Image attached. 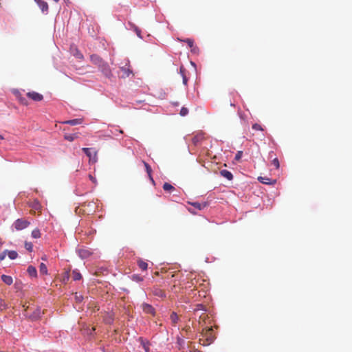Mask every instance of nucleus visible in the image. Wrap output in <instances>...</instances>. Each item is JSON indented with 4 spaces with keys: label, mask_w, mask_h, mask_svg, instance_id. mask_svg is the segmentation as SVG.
<instances>
[{
    "label": "nucleus",
    "mask_w": 352,
    "mask_h": 352,
    "mask_svg": "<svg viewBox=\"0 0 352 352\" xmlns=\"http://www.w3.org/2000/svg\"><path fill=\"white\" fill-rule=\"evenodd\" d=\"M83 153L89 158V162L95 163L98 160L97 152L94 148L84 147L82 148Z\"/></svg>",
    "instance_id": "f257e3e1"
},
{
    "label": "nucleus",
    "mask_w": 352,
    "mask_h": 352,
    "mask_svg": "<svg viewBox=\"0 0 352 352\" xmlns=\"http://www.w3.org/2000/svg\"><path fill=\"white\" fill-rule=\"evenodd\" d=\"M30 225V222L23 219H17L12 224L16 230H22Z\"/></svg>",
    "instance_id": "f03ea898"
},
{
    "label": "nucleus",
    "mask_w": 352,
    "mask_h": 352,
    "mask_svg": "<svg viewBox=\"0 0 352 352\" xmlns=\"http://www.w3.org/2000/svg\"><path fill=\"white\" fill-rule=\"evenodd\" d=\"M76 252L82 259L87 258L93 254L92 251L89 248H78L76 249Z\"/></svg>",
    "instance_id": "7ed1b4c3"
},
{
    "label": "nucleus",
    "mask_w": 352,
    "mask_h": 352,
    "mask_svg": "<svg viewBox=\"0 0 352 352\" xmlns=\"http://www.w3.org/2000/svg\"><path fill=\"white\" fill-rule=\"evenodd\" d=\"M99 68L107 78H110L113 76L111 69L107 62H104Z\"/></svg>",
    "instance_id": "20e7f679"
},
{
    "label": "nucleus",
    "mask_w": 352,
    "mask_h": 352,
    "mask_svg": "<svg viewBox=\"0 0 352 352\" xmlns=\"http://www.w3.org/2000/svg\"><path fill=\"white\" fill-rule=\"evenodd\" d=\"M34 1L43 14H47L48 13L49 8L46 1L43 0H34Z\"/></svg>",
    "instance_id": "39448f33"
},
{
    "label": "nucleus",
    "mask_w": 352,
    "mask_h": 352,
    "mask_svg": "<svg viewBox=\"0 0 352 352\" xmlns=\"http://www.w3.org/2000/svg\"><path fill=\"white\" fill-rule=\"evenodd\" d=\"M142 308L145 314L155 315V309L151 305L144 302L142 305Z\"/></svg>",
    "instance_id": "423d86ee"
},
{
    "label": "nucleus",
    "mask_w": 352,
    "mask_h": 352,
    "mask_svg": "<svg viewBox=\"0 0 352 352\" xmlns=\"http://www.w3.org/2000/svg\"><path fill=\"white\" fill-rule=\"evenodd\" d=\"M27 96L34 101H41L43 99L42 94L36 91H30L27 93Z\"/></svg>",
    "instance_id": "0eeeda50"
},
{
    "label": "nucleus",
    "mask_w": 352,
    "mask_h": 352,
    "mask_svg": "<svg viewBox=\"0 0 352 352\" xmlns=\"http://www.w3.org/2000/svg\"><path fill=\"white\" fill-rule=\"evenodd\" d=\"M91 61L98 67H100L105 61L97 54H92L90 56Z\"/></svg>",
    "instance_id": "6e6552de"
},
{
    "label": "nucleus",
    "mask_w": 352,
    "mask_h": 352,
    "mask_svg": "<svg viewBox=\"0 0 352 352\" xmlns=\"http://www.w3.org/2000/svg\"><path fill=\"white\" fill-rule=\"evenodd\" d=\"M41 310L40 307H37L29 316L28 318L32 321H36L41 317Z\"/></svg>",
    "instance_id": "1a4fd4ad"
},
{
    "label": "nucleus",
    "mask_w": 352,
    "mask_h": 352,
    "mask_svg": "<svg viewBox=\"0 0 352 352\" xmlns=\"http://www.w3.org/2000/svg\"><path fill=\"white\" fill-rule=\"evenodd\" d=\"M120 70L123 72L122 77H128L131 73L132 71L129 69V60H126V63L125 66L120 67Z\"/></svg>",
    "instance_id": "9d476101"
},
{
    "label": "nucleus",
    "mask_w": 352,
    "mask_h": 352,
    "mask_svg": "<svg viewBox=\"0 0 352 352\" xmlns=\"http://www.w3.org/2000/svg\"><path fill=\"white\" fill-rule=\"evenodd\" d=\"M188 204L199 210H202L208 206V203L206 201H204L202 203H199V202H197V201L188 202Z\"/></svg>",
    "instance_id": "9b49d317"
},
{
    "label": "nucleus",
    "mask_w": 352,
    "mask_h": 352,
    "mask_svg": "<svg viewBox=\"0 0 352 352\" xmlns=\"http://www.w3.org/2000/svg\"><path fill=\"white\" fill-rule=\"evenodd\" d=\"M139 342L145 352L150 351V349H149L150 342L148 340H144L143 338L140 337L139 338Z\"/></svg>",
    "instance_id": "f8f14e48"
},
{
    "label": "nucleus",
    "mask_w": 352,
    "mask_h": 352,
    "mask_svg": "<svg viewBox=\"0 0 352 352\" xmlns=\"http://www.w3.org/2000/svg\"><path fill=\"white\" fill-rule=\"evenodd\" d=\"M220 175H221V176L226 178L229 181H231L233 179L232 173L226 169H223V170H220Z\"/></svg>",
    "instance_id": "ddd939ff"
},
{
    "label": "nucleus",
    "mask_w": 352,
    "mask_h": 352,
    "mask_svg": "<svg viewBox=\"0 0 352 352\" xmlns=\"http://www.w3.org/2000/svg\"><path fill=\"white\" fill-rule=\"evenodd\" d=\"M258 180L264 184H274L276 183V180H271L269 177H258Z\"/></svg>",
    "instance_id": "4468645a"
},
{
    "label": "nucleus",
    "mask_w": 352,
    "mask_h": 352,
    "mask_svg": "<svg viewBox=\"0 0 352 352\" xmlns=\"http://www.w3.org/2000/svg\"><path fill=\"white\" fill-rule=\"evenodd\" d=\"M27 272L31 277H33V278L37 277V270H36V267L32 265H29L28 267Z\"/></svg>",
    "instance_id": "2eb2a0df"
},
{
    "label": "nucleus",
    "mask_w": 352,
    "mask_h": 352,
    "mask_svg": "<svg viewBox=\"0 0 352 352\" xmlns=\"http://www.w3.org/2000/svg\"><path fill=\"white\" fill-rule=\"evenodd\" d=\"M204 139V134L202 133H199L195 135L192 139V142L194 145H197L201 142V141Z\"/></svg>",
    "instance_id": "dca6fc26"
},
{
    "label": "nucleus",
    "mask_w": 352,
    "mask_h": 352,
    "mask_svg": "<svg viewBox=\"0 0 352 352\" xmlns=\"http://www.w3.org/2000/svg\"><path fill=\"white\" fill-rule=\"evenodd\" d=\"M1 280L5 284L8 285H11L13 283L12 277L6 274H3L1 276Z\"/></svg>",
    "instance_id": "f3484780"
},
{
    "label": "nucleus",
    "mask_w": 352,
    "mask_h": 352,
    "mask_svg": "<svg viewBox=\"0 0 352 352\" xmlns=\"http://www.w3.org/2000/svg\"><path fill=\"white\" fill-rule=\"evenodd\" d=\"M212 327H208L207 330H206V336L207 337V340L209 341L210 342H212L214 339H215V337L214 336H212Z\"/></svg>",
    "instance_id": "a211bd4d"
},
{
    "label": "nucleus",
    "mask_w": 352,
    "mask_h": 352,
    "mask_svg": "<svg viewBox=\"0 0 352 352\" xmlns=\"http://www.w3.org/2000/svg\"><path fill=\"white\" fill-rule=\"evenodd\" d=\"M114 321V314L113 313H108L106 317L104 318V322L107 324H111Z\"/></svg>",
    "instance_id": "6ab92c4d"
},
{
    "label": "nucleus",
    "mask_w": 352,
    "mask_h": 352,
    "mask_svg": "<svg viewBox=\"0 0 352 352\" xmlns=\"http://www.w3.org/2000/svg\"><path fill=\"white\" fill-rule=\"evenodd\" d=\"M64 123L69 124V125H72V126H75V125H78V124H81L82 123V120L81 119L76 118V119H72V120H67V121L64 122Z\"/></svg>",
    "instance_id": "aec40b11"
},
{
    "label": "nucleus",
    "mask_w": 352,
    "mask_h": 352,
    "mask_svg": "<svg viewBox=\"0 0 352 352\" xmlns=\"http://www.w3.org/2000/svg\"><path fill=\"white\" fill-rule=\"evenodd\" d=\"M7 255L10 260H14L18 257V253L15 250H7Z\"/></svg>",
    "instance_id": "412c9836"
},
{
    "label": "nucleus",
    "mask_w": 352,
    "mask_h": 352,
    "mask_svg": "<svg viewBox=\"0 0 352 352\" xmlns=\"http://www.w3.org/2000/svg\"><path fill=\"white\" fill-rule=\"evenodd\" d=\"M163 189L165 191H168L170 192H172L173 191L175 190V188L174 186H173L170 184L165 182L163 185Z\"/></svg>",
    "instance_id": "4be33fe9"
},
{
    "label": "nucleus",
    "mask_w": 352,
    "mask_h": 352,
    "mask_svg": "<svg viewBox=\"0 0 352 352\" xmlns=\"http://www.w3.org/2000/svg\"><path fill=\"white\" fill-rule=\"evenodd\" d=\"M72 277L74 280H79L82 278V275L78 270H74L72 272Z\"/></svg>",
    "instance_id": "5701e85b"
},
{
    "label": "nucleus",
    "mask_w": 352,
    "mask_h": 352,
    "mask_svg": "<svg viewBox=\"0 0 352 352\" xmlns=\"http://www.w3.org/2000/svg\"><path fill=\"white\" fill-rule=\"evenodd\" d=\"M178 40L181 42L186 43L190 48L192 47L194 45V41L192 38H185V39L178 38Z\"/></svg>",
    "instance_id": "b1692460"
},
{
    "label": "nucleus",
    "mask_w": 352,
    "mask_h": 352,
    "mask_svg": "<svg viewBox=\"0 0 352 352\" xmlns=\"http://www.w3.org/2000/svg\"><path fill=\"white\" fill-rule=\"evenodd\" d=\"M31 236L34 239L40 238L41 237V232H40L39 229L36 228V229L33 230L32 232Z\"/></svg>",
    "instance_id": "393cba45"
},
{
    "label": "nucleus",
    "mask_w": 352,
    "mask_h": 352,
    "mask_svg": "<svg viewBox=\"0 0 352 352\" xmlns=\"http://www.w3.org/2000/svg\"><path fill=\"white\" fill-rule=\"evenodd\" d=\"M39 270L40 273L42 274H47V268L45 264L43 263H41L39 265Z\"/></svg>",
    "instance_id": "a878e982"
},
{
    "label": "nucleus",
    "mask_w": 352,
    "mask_h": 352,
    "mask_svg": "<svg viewBox=\"0 0 352 352\" xmlns=\"http://www.w3.org/2000/svg\"><path fill=\"white\" fill-rule=\"evenodd\" d=\"M138 267L142 270H146L148 267V264L142 260L138 261Z\"/></svg>",
    "instance_id": "bb28decb"
},
{
    "label": "nucleus",
    "mask_w": 352,
    "mask_h": 352,
    "mask_svg": "<svg viewBox=\"0 0 352 352\" xmlns=\"http://www.w3.org/2000/svg\"><path fill=\"white\" fill-rule=\"evenodd\" d=\"M131 279L137 283L142 282L143 280V278L139 274H133L131 276Z\"/></svg>",
    "instance_id": "cd10ccee"
},
{
    "label": "nucleus",
    "mask_w": 352,
    "mask_h": 352,
    "mask_svg": "<svg viewBox=\"0 0 352 352\" xmlns=\"http://www.w3.org/2000/svg\"><path fill=\"white\" fill-rule=\"evenodd\" d=\"M170 318L172 321L173 323H177L178 322V316H177V314L175 313V312H172L170 316Z\"/></svg>",
    "instance_id": "c85d7f7f"
},
{
    "label": "nucleus",
    "mask_w": 352,
    "mask_h": 352,
    "mask_svg": "<svg viewBox=\"0 0 352 352\" xmlns=\"http://www.w3.org/2000/svg\"><path fill=\"white\" fill-rule=\"evenodd\" d=\"M155 295V296H157L159 297H161V298H164V297H166V294L161 289H156L154 292Z\"/></svg>",
    "instance_id": "c756f323"
},
{
    "label": "nucleus",
    "mask_w": 352,
    "mask_h": 352,
    "mask_svg": "<svg viewBox=\"0 0 352 352\" xmlns=\"http://www.w3.org/2000/svg\"><path fill=\"white\" fill-rule=\"evenodd\" d=\"M144 162V165L145 166L146 171L148 177H151V172H152L151 167L150 166V165L148 163H146L145 162Z\"/></svg>",
    "instance_id": "7c9ffc66"
},
{
    "label": "nucleus",
    "mask_w": 352,
    "mask_h": 352,
    "mask_svg": "<svg viewBox=\"0 0 352 352\" xmlns=\"http://www.w3.org/2000/svg\"><path fill=\"white\" fill-rule=\"evenodd\" d=\"M188 113V108L186 107H182V109H180V112H179V114L181 116H187Z\"/></svg>",
    "instance_id": "2f4dec72"
},
{
    "label": "nucleus",
    "mask_w": 352,
    "mask_h": 352,
    "mask_svg": "<svg viewBox=\"0 0 352 352\" xmlns=\"http://www.w3.org/2000/svg\"><path fill=\"white\" fill-rule=\"evenodd\" d=\"M25 248L29 252H32L33 250V245L31 242H25Z\"/></svg>",
    "instance_id": "473e14b6"
},
{
    "label": "nucleus",
    "mask_w": 352,
    "mask_h": 352,
    "mask_svg": "<svg viewBox=\"0 0 352 352\" xmlns=\"http://www.w3.org/2000/svg\"><path fill=\"white\" fill-rule=\"evenodd\" d=\"M272 164L273 166H274L276 167V168H279L280 167V163H279V160L277 157L274 158L272 161Z\"/></svg>",
    "instance_id": "72a5a7b5"
},
{
    "label": "nucleus",
    "mask_w": 352,
    "mask_h": 352,
    "mask_svg": "<svg viewBox=\"0 0 352 352\" xmlns=\"http://www.w3.org/2000/svg\"><path fill=\"white\" fill-rule=\"evenodd\" d=\"M242 156H243V151H239L236 152V153L235 155L234 160L236 161H239L241 159Z\"/></svg>",
    "instance_id": "f704fd0d"
},
{
    "label": "nucleus",
    "mask_w": 352,
    "mask_h": 352,
    "mask_svg": "<svg viewBox=\"0 0 352 352\" xmlns=\"http://www.w3.org/2000/svg\"><path fill=\"white\" fill-rule=\"evenodd\" d=\"M6 308H7V305L3 301V300L1 298H0V310L1 311L4 310Z\"/></svg>",
    "instance_id": "c9c22d12"
},
{
    "label": "nucleus",
    "mask_w": 352,
    "mask_h": 352,
    "mask_svg": "<svg viewBox=\"0 0 352 352\" xmlns=\"http://www.w3.org/2000/svg\"><path fill=\"white\" fill-rule=\"evenodd\" d=\"M252 129L256 131H263V130L262 126L257 123H255L252 125Z\"/></svg>",
    "instance_id": "e433bc0d"
},
{
    "label": "nucleus",
    "mask_w": 352,
    "mask_h": 352,
    "mask_svg": "<svg viewBox=\"0 0 352 352\" xmlns=\"http://www.w3.org/2000/svg\"><path fill=\"white\" fill-rule=\"evenodd\" d=\"M134 30H135V33H136L137 36H138L139 38H142V35H141V30H140L137 26H134Z\"/></svg>",
    "instance_id": "4c0bfd02"
},
{
    "label": "nucleus",
    "mask_w": 352,
    "mask_h": 352,
    "mask_svg": "<svg viewBox=\"0 0 352 352\" xmlns=\"http://www.w3.org/2000/svg\"><path fill=\"white\" fill-rule=\"evenodd\" d=\"M74 56H76L78 59H82L83 55L82 53H80L78 50H76V53L74 54Z\"/></svg>",
    "instance_id": "58836bf2"
},
{
    "label": "nucleus",
    "mask_w": 352,
    "mask_h": 352,
    "mask_svg": "<svg viewBox=\"0 0 352 352\" xmlns=\"http://www.w3.org/2000/svg\"><path fill=\"white\" fill-rule=\"evenodd\" d=\"M190 49H191V52L193 54H198L199 52V47L195 45H193V47H190Z\"/></svg>",
    "instance_id": "ea45409f"
},
{
    "label": "nucleus",
    "mask_w": 352,
    "mask_h": 352,
    "mask_svg": "<svg viewBox=\"0 0 352 352\" xmlns=\"http://www.w3.org/2000/svg\"><path fill=\"white\" fill-rule=\"evenodd\" d=\"M7 255V250H5L3 252L0 253V261H3L5 259L6 256Z\"/></svg>",
    "instance_id": "a19ab883"
},
{
    "label": "nucleus",
    "mask_w": 352,
    "mask_h": 352,
    "mask_svg": "<svg viewBox=\"0 0 352 352\" xmlns=\"http://www.w3.org/2000/svg\"><path fill=\"white\" fill-rule=\"evenodd\" d=\"M32 207L34 208L36 210L39 209L40 208V204L38 201H34L33 204L32 205Z\"/></svg>",
    "instance_id": "79ce46f5"
},
{
    "label": "nucleus",
    "mask_w": 352,
    "mask_h": 352,
    "mask_svg": "<svg viewBox=\"0 0 352 352\" xmlns=\"http://www.w3.org/2000/svg\"><path fill=\"white\" fill-rule=\"evenodd\" d=\"M65 138L67 140L72 142V141H74V135L72 134L67 135H65Z\"/></svg>",
    "instance_id": "37998d69"
},
{
    "label": "nucleus",
    "mask_w": 352,
    "mask_h": 352,
    "mask_svg": "<svg viewBox=\"0 0 352 352\" xmlns=\"http://www.w3.org/2000/svg\"><path fill=\"white\" fill-rule=\"evenodd\" d=\"M186 69L183 66H181L179 68V74H181L182 77L184 76H186Z\"/></svg>",
    "instance_id": "c03bdc74"
},
{
    "label": "nucleus",
    "mask_w": 352,
    "mask_h": 352,
    "mask_svg": "<svg viewBox=\"0 0 352 352\" xmlns=\"http://www.w3.org/2000/svg\"><path fill=\"white\" fill-rule=\"evenodd\" d=\"M199 310L205 311L204 307V305L202 304H197V307L195 309V311H199Z\"/></svg>",
    "instance_id": "a18cd8bd"
},
{
    "label": "nucleus",
    "mask_w": 352,
    "mask_h": 352,
    "mask_svg": "<svg viewBox=\"0 0 352 352\" xmlns=\"http://www.w3.org/2000/svg\"><path fill=\"white\" fill-rule=\"evenodd\" d=\"M89 179L94 183L96 185L97 184V180L96 177H93L91 175H89Z\"/></svg>",
    "instance_id": "49530a36"
},
{
    "label": "nucleus",
    "mask_w": 352,
    "mask_h": 352,
    "mask_svg": "<svg viewBox=\"0 0 352 352\" xmlns=\"http://www.w3.org/2000/svg\"><path fill=\"white\" fill-rule=\"evenodd\" d=\"M182 82H183V84H184V85H187L188 78H187L186 76H184L182 77Z\"/></svg>",
    "instance_id": "de8ad7c7"
},
{
    "label": "nucleus",
    "mask_w": 352,
    "mask_h": 352,
    "mask_svg": "<svg viewBox=\"0 0 352 352\" xmlns=\"http://www.w3.org/2000/svg\"><path fill=\"white\" fill-rule=\"evenodd\" d=\"M165 96H166V94H165L164 92H163V93H161V94H160V97L162 99H164V98H165Z\"/></svg>",
    "instance_id": "09e8293b"
},
{
    "label": "nucleus",
    "mask_w": 352,
    "mask_h": 352,
    "mask_svg": "<svg viewBox=\"0 0 352 352\" xmlns=\"http://www.w3.org/2000/svg\"><path fill=\"white\" fill-rule=\"evenodd\" d=\"M149 179L151 181V182L153 183V184H155V181L151 175V177H149Z\"/></svg>",
    "instance_id": "8fccbe9b"
},
{
    "label": "nucleus",
    "mask_w": 352,
    "mask_h": 352,
    "mask_svg": "<svg viewBox=\"0 0 352 352\" xmlns=\"http://www.w3.org/2000/svg\"><path fill=\"white\" fill-rule=\"evenodd\" d=\"M76 298H77V300H78V301H80V300H82V298H82V296H79V297H78V296H77V297H76Z\"/></svg>",
    "instance_id": "3c124183"
},
{
    "label": "nucleus",
    "mask_w": 352,
    "mask_h": 352,
    "mask_svg": "<svg viewBox=\"0 0 352 352\" xmlns=\"http://www.w3.org/2000/svg\"><path fill=\"white\" fill-rule=\"evenodd\" d=\"M190 64H191V65H192V66H193L194 67H196V64H195L194 62L191 61V62H190Z\"/></svg>",
    "instance_id": "603ef678"
},
{
    "label": "nucleus",
    "mask_w": 352,
    "mask_h": 352,
    "mask_svg": "<svg viewBox=\"0 0 352 352\" xmlns=\"http://www.w3.org/2000/svg\"><path fill=\"white\" fill-rule=\"evenodd\" d=\"M0 139H1V140H3V139H4V138L3 137V135H1V134H0Z\"/></svg>",
    "instance_id": "864d4df0"
},
{
    "label": "nucleus",
    "mask_w": 352,
    "mask_h": 352,
    "mask_svg": "<svg viewBox=\"0 0 352 352\" xmlns=\"http://www.w3.org/2000/svg\"><path fill=\"white\" fill-rule=\"evenodd\" d=\"M54 2L57 3L59 1V0H54Z\"/></svg>",
    "instance_id": "5fc2aeb1"
},
{
    "label": "nucleus",
    "mask_w": 352,
    "mask_h": 352,
    "mask_svg": "<svg viewBox=\"0 0 352 352\" xmlns=\"http://www.w3.org/2000/svg\"><path fill=\"white\" fill-rule=\"evenodd\" d=\"M119 132H120V133H123L122 130H120V131H119Z\"/></svg>",
    "instance_id": "6e6d98bb"
},
{
    "label": "nucleus",
    "mask_w": 352,
    "mask_h": 352,
    "mask_svg": "<svg viewBox=\"0 0 352 352\" xmlns=\"http://www.w3.org/2000/svg\"><path fill=\"white\" fill-rule=\"evenodd\" d=\"M192 352H199V351H197V350H195V351H192Z\"/></svg>",
    "instance_id": "4d7b16f0"
}]
</instances>
